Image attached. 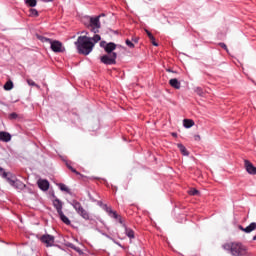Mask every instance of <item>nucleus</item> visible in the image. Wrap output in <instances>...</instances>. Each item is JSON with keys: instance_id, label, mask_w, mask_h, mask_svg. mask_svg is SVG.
Here are the masks:
<instances>
[{"instance_id": "4be33fe9", "label": "nucleus", "mask_w": 256, "mask_h": 256, "mask_svg": "<svg viewBox=\"0 0 256 256\" xmlns=\"http://www.w3.org/2000/svg\"><path fill=\"white\" fill-rule=\"evenodd\" d=\"M27 83H28V85H30V87H37V89H39V85H37V83H35V81H33L31 79H27Z\"/></svg>"}, {"instance_id": "c9c22d12", "label": "nucleus", "mask_w": 256, "mask_h": 256, "mask_svg": "<svg viewBox=\"0 0 256 256\" xmlns=\"http://www.w3.org/2000/svg\"><path fill=\"white\" fill-rule=\"evenodd\" d=\"M238 229H240V231H243L245 233V228L243 226L239 225Z\"/></svg>"}, {"instance_id": "ea45409f", "label": "nucleus", "mask_w": 256, "mask_h": 256, "mask_svg": "<svg viewBox=\"0 0 256 256\" xmlns=\"http://www.w3.org/2000/svg\"><path fill=\"white\" fill-rule=\"evenodd\" d=\"M167 72H168V73H173V70L167 69Z\"/></svg>"}, {"instance_id": "a211bd4d", "label": "nucleus", "mask_w": 256, "mask_h": 256, "mask_svg": "<svg viewBox=\"0 0 256 256\" xmlns=\"http://www.w3.org/2000/svg\"><path fill=\"white\" fill-rule=\"evenodd\" d=\"M256 229V223L252 222L249 226L245 228V233H252V231H255Z\"/></svg>"}, {"instance_id": "f8f14e48", "label": "nucleus", "mask_w": 256, "mask_h": 256, "mask_svg": "<svg viewBox=\"0 0 256 256\" xmlns=\"http://www.w3.org/2000/svg\"><path fill=\"white\" fill-rule=\"evenodd\" d=\"M0 141H3L4 143H9L11 141V134L8 132H0Z\"/></svg>"}, {"instance_id": "ddd939ff", "label": "nucleus", "mask_w": 256, "mask_h": 256, "mask_svg": "<svg viewBox=\"0 0 256 256\" xmlns=\"http://www.w3.org/2000/svg\"><path fill=\"white\" fill-rule=\"evenodd\" d=\"M107 213H109L110 217H113L114 219H118L119 223L123 224V220L121 219V216L117 215L116 211H113L111 208H107Z\"/></svg>"}, {"instance_id": "0eeeda50", "label": "nucleus", "mask_w": 256, "mask_h": 256, "mask_svg": "<svg viewBox=\"0 0 256 256\" xmlns=\"http://www.w3.org/2000/svg\"><path fill=\"white\" fill-rule=\"evenodd\" d=\"M7 181L9 183V185L14 187L15 189H19L20 191H23V189H25V187H26L25 183H23L21 180L7 178Z\"/></svg>"}, {"instance_id": "dca6fc26", "label": "nucleus", "mask_w": 256, "mask_h": 256, "mask_svg": "<svg viewBox=\"0 0 256 256\" xmlns=\"http://www.w3.org/2000/svg\"><path fill=\"white\" fill-rule=\"evenodd\" d=\"M177 147H178L179 151L182 153V155L188 157L189 151H187V148L183 144L179 143V144H177Z\"/></svg>"}, {"instance_id": "6e6552de", "label": "nucleus", "mask_w": 256, "mask_h": 256, "mask_svg": "<svg viewBox=\"0 0 256 256\" xmlns=\"http://www.w3.org/2000/svg\"><path fill=\"white\" fill-rule=\"evenodd\" d=\"M50 45L54 53H63L65 51V48H63V43L58 40H52Z\"/></svg>"}, {"instance_id": "4c0bfd02", "label": "nucleus", "mask_w": 256, "mask_h": 256, "mask_svg": "<svg viewBox=\"0 0 256 256\" xmlns=\"http://www.w3.org/2000/svg\"><path fill=\"white\" fill-rule=\"evenodd\" d=\"M105 42L104 41H102L101 43H100V47H104L105 48Z\"/></svg>"}, {"instance_id": "58836bf2", "label": "nucleus", "mask_w": 256, "mask_h": 256, "mask_svg": "<svg viewBox=\"0 0 256 256\" xmlns=\"http://www.w3.org/2000/svg\"><path fill=\"white\" fill-rule=\"evenodd\" d=\"M44 3H51L53 0H42Z\"/></svg>"}, {"instance_id": "cd10ccee", "label": "nucleus", "mask_w": 256, "mask_h": 256, "mask_svg": "<svg viewBox=\"0 0 256 256\" xmlns=\"http://www.w3.org/2000/svg\"><path fill=\"white\" fill-rule=\"evenodd\" d=\"M68 247H70V249H74V251L79 252V247L75 246L73 243H69Z\"/></svg>"}, {"instance_id": "20e7f679", "label": "nucleus", "mask_w": 256, "mask_h": 256, "mask_svg": "<svg viewBox=\"0 0 256 256\" xmlns=\"http://www.w3.org/2000/svg\"><path fill=\"white\" fill-rule=\"evenodd\" d=\"M99 19H101V15L96 17H86V21L88 22L86 27L90 29L92 33H99V29H101V22Z\"/></svg>"}, {"instance_id": "393cba45", "label": "nucleus", "mask_w": 256, "mask_h": 256, "mask_svg": "<svg viewBox=\"0 0 256 256\" xmlns=\"http://www.w3.org/2000/svg\"><path fill=\"white\" fill-rule=\"evenodd\" d=\"M0 176L6 180L9 179V177H7V172H5V170L1 167H0Z\"/></svg>"}, {"instance_id": "7ed1b4c3", "label": "nucleus", "mask_w": 256, "mask_h": 256, "mask_svg": "<svg viewBox=\"0 0 256 256\" xmlns=\"http://www.w3.org/2000/svg\"><path fill=\"white\" fill-rule=\"evenodd\" d=\"M115 49H117V45L113 42L105 45L104 50L107 52V55L101 57V62L104 65H115L117 63V53L113 52Z\"/></svg>"}, {"instance_id": "473e14b6", "label": "nucleus", "mask_w": 256, "mask_h": 256, "mask_svg": "<svg viewBox=\"0 0 256 256\" xmlns=\"http://www.w3.org/2000/svg\"><path fill=\"white\" fill-rule=\"evenodd\" d=\"M196 93H198V95H203V90L201 88H196Z\"/></svg>"}, {"instance_id": "f704fd0d", "label": "nucleus", "mask_w": 256, "mask_h": 256, "mask_svg": "<svg viewBox=\"0 0 256 256\" xmlns=\"http://www.w3.org/2000/svg\"><path fill=\"white\" fill-rule=\"evenodd\" d=\"M72 173H75L76 175H81V173H79V171H77L75 168L72 169Z\"/></svg>"}, {"instance_id": "37998d69", "label": "nucleus", "mask_w": 256, "mask_h": 256, "mask_svg": "<svg viewBox=\"0 0 256 256\" xmlns=\"http://www.w3.org/2000/svg\"><path fill=\"white\" fill-rule=\"evenodd\" d=\"M69 169H70V171H73L74 168H73V166H71Z\"/></svg>"}, {"instance_id": "2f4dec72", "label": "nucleus", "mask_w": 256, "mask_h": 256, "mask_svg": "<svg viewBox=\"0 0 256 256\" xmlns=\"http://www.w3.org/2000/svg\"><path fill=\"white\" fill-rule=\"evenodd\" d=\"M219 45L222 47V49H225L227 51V45L223 42L219 43Z\"/></svg>"}, {"instance_id": "423d86ee", "label": "nucleus", "mask_w": 256, "mask_h": 256, "mask_svg": "<svg viewBox=\"0 0 256 256\" xmlns=\"http://www.w3.org/2000/svg\"><path fill=\"white\" fill-rule=\"evenodd\" d=\"M72 207L75 209L78 215H81L83 219H89V212L83 208V206L77 200H73L71 203Z\"/></svg>"}, {"instance_id": "4468645a", "label": "nucleus", "mask_w": 256, "mask_h": 256, "mask_svg": "<svg viewBox=\"0 0 256 256\" xmlns=\"http://www.w3.org/2000/svg\"><path fill=\"white\" fill-rule=\"evenodd\" d=\"M169 85L173 87V89H181V82L177 80V78H172L169 80Z\"/></svg>"}, {"instance_id": "7c9ffc66", "label": "nucleus", "mask_w": 256, "mask_h": 256, "mask_svg": "<svg viewBox=\"0 0 256 256\" xmlns=\"http://www.w3.org/2000/svg\"><path fill=\"white\" fill-rule=\"evenodd\" d=\"M9 117L10 119H17L18 115L17 113H11Z\"/></svg>"}, {"instance_id": "c756f323", "label": "nucleus", "mask_w": 256, "mask_h": 256, "mask_svg": "<svg viewBox=\"0 0 256 256\" xmlns=\"http://www.w3.org/2000/svg\"><path fill=\"white\" fill-rule=\"evenodd\" d=\"M145 31H146V34L148 35V38L153 40V37H154L153 34L149 30H145Z\"/></svg>"}, {"instance_id": "c85d7f7f", "label": "nucleus", "mask_w": 256, "mask_h": 256, "mask_svg": "<svg viewBox=\"0 0 256 256\" xmlns=\"http://www.w3.org/2000/svg\"><path fill=\"white\" fill-rule=\"evenodd\" d=\"M150 41H151L152 45H154V47H159V44L156 43V41H155V36L153 37V39H150Z\"/></svg>"}, {"instance_id": "a878e982", "label": "nucleus", "mask_w": 256, "mask_h": 256, "mask_svg": "<svg viewBox=\"0 0 256 256\" xmlns=\"http://www.w3.org/2000/svg\"><path fill=\"white\" fill-rule=\"evenodd\" d=\"M188 193H189V195L197 196V195H199V190L193 188V189L189 190Z\"/></svg>"}, {"instance_id": "1a4fd4ad", "label": "nucleus", "mask_w": 256, "mask_h": 256, "mask_svg": "<svg viewBox=\"0 0 256 256\" xmlns=\"http://www.w3.org/2000/svg\"><path fill=\"white\" fill-rule=\"evenodd\" d=\"M40 240L45 243L46 247H53L55 245V237L49 234L41 236Z\"/></svg>"}, {"instance_id": "2eb2a0df", "label": "nucleus", "mask_w": 256, "mask_h": 256, "mask_svg": "<svg viewBox=\"0 0 256 256\" xmlns=\"http://www.w3.org/2000/svg\"><path fill=\"white\" fill-rule=\"evenodd\" d=\"M183 125L186 129H191V127H193V125H195V121H193L192 119H184Z\"/></svg>"}, {"instance_id": "5701e85b", "label": "nucleus", "mask_w": 256, "mask_h": 256, "mask_svg": "<svg viewBox=\"0 0 256 256\" xmlns=\"http://www.w3.org/2000/svg\"><path fill=\"white\" fill-rule=\"evenodd\" d=\"M39 39L40 41H42V43H51L53 41L50 38L43 37V36H40Z\"/></svg>"}, {"instance_id": "412c9836", "label": "nucleus", "mask_w": 256, "mask_h": 256, "mask_svg": "<svg viewBox=\"0 0 256 256\" xmlns=\"http://www.w3.org/2000/svg\"><path fill=\"white\" fill-rule=\"evenodd\" d=\"M26 4L29 5V7H36L37 0H26Z\"/></svg>"}, {"instance_id": "9b49d317", "label": "nucleus", "mask_w": 256, "mask_h": 256, "mask_svg": "<svg viewBox=\"0 0 256 256\" xmlns=\"http://www.w3.org/2000/svg\"><path fill=\"white\" fill-rule=\"evenodd\" d=\"M37 183H38L39 189H41L42 191H48L49 190V181L39 179Z\"/></svg>"}, {"instance_id": "b1692460", "label": "nucleus", "mask_w": 256, "mask_h": 256, "mask_svg": "<svg viewBox=\"0 0 256 256\" xmlns=\"http://www.w3.org/2000/svg\"><path fill=\"white\" fill-rule=\"evenodd\" d=\"M31 17H39V12L36 9H30Z\"/></svg>"}, {"instance_id": "c03bdc74", "label": "nucleus", "mask_w": 256, "mask_h": 256, "mask_svg": "<svg viewBox=\"0 0 256 256\" xmlns=\"http://www.w3.org/2000/svg\"><path fill=\"white\" fill-rule=\"evenodd\" d=\"M253 241H256V235L253 237Z\"/></svg>"}, {"instance_id": "39448f33", "label": "nucleus", "mask_w": 256, "mask_h": 256, "mask_svg": "<svg viewBox=\"0 0 256 256\" xmlns=\"http://www.w3.org/2000/svg\"><path fill=\"white\" fill-rule=\"evenodd\" d=\"M53 206L55 207L61 221L64 222L65 225H71V220H69V218L65 216V214L63 213V202H61V200L56 198L53 201Z\"/></svg>"}, {"instance_id": "a19ab883", "label": "nucleus", "mask_w": 256, "mask_h": 256, "mask_svg": "<svg viewBox=\"0 0 256 256\" xmlns=\"http://www.w3.org/2000/svg\"><path fill=\"white\" fill-rule=\"evenodd\" d=\"M172 136L173 137H177V133H172Z\"/></svg>"}, {"instance_id": "aec40b11", "label": "nucleus", "mask_w": 256, "mask_h": 256, "mask_svg": "<svg viewBox=\"0 0 256 256\" xmlns=\"http://www.w3.org/2000/svg\"><path fill=\"white\" fill-rule=\"evenodd\" d=\"M61 191H65V193H71V190L67 187V185L60 183L58 184Z\"/></svg>"}, {"instance_id": "f3484780", "label": "nucleus", "mask_w": 256, "mask_h": 256, "mask_svg": "<svg viewBox=\"0 0 256 256\" xmlns=\"http://www.w3.org/2000/svg\"><path fill=\"white\" fill-rule=\"evenodd\" d=\"M125 233L129 239H135V231L133 229L125 227Z\"/></svg>"}, {"instance_id": "f03ea898", "label": "nucleus", "mask_w": 256, "mask_h": 256, "mask_svg": "<svg viewBox=\"0 0 256 256\" xmlns=\"http://www.w3.org/2000/svg\"><path fill=\"white\" fill-rule=\"evenodd\" d=\"M222 249L229 251L231 256H247L249 253L247 246L238 241L226 242L222 245Z\"/></svg>"}, {"instance_id": "6ab92c4d", "label": "nucleus", "mask_w": 256, "mask_h": 256, "mask_svg": "<svg viewBox=\"0 0 256 256\" xmlns=\"http://www.w3.org/2000/svg\"><path fill=\"white\" fill-rule=\"evenodd\" d=\"M5 91H11L13 89V81L9 80L4 85Z\"/></svg>"}, {"instance_id": "f257e3e1", "label": "nucleus", "mask_w": 256, "mask_h": 256, "mask_svg": "<svg viewBox=\"0 0 256 256\" xmlns=\"http://www.w3.org/2000/svg\"><path fill=\"white\" fill-rule=\"evenodd\" d=\"M99 41H101V36L98 34H95L93 37L79 36L75 45L80 55H89L93 51L95 43H99Z\"/></svg>"}, {"instance_id": "9d476101", "label": "nucleus", "mask_w": 256, "mask_h": 256, "mask_svg": "<svg viewBox=\"0 0 256 256\" xmlns=\"http://www.w3.org/2000/svg\"><path fill=\"white\" fill-rule=\"evenodd\" d=\"M244 167L250 175H256V167L249 160L244 161Z\"/></svg>"}, {"instance_id": "bb28decb", "label": "nucleus", "mask_w": 256, "mask_h": 256, "mask_svg": "<svg viewBox=\"0 0 256 256\" xmlns=\"http://www.w3.org/2000/svg\"><path fill=\"white\" fill-rule=\"evenodd\" d=\"M126 45L130 47V49H133L135 47V44L129 39L126 40Z\"/></svg>"}, {"instance_id": "e433bc0d", "label": "nucleus", "mask_w": 256, "mask_h": 256, "mask_svg": "<svg viewBox=\"0 0 256 256\" xmlns=\"http://www.w3.org/2000/svg\"><path fill=\"white\" fill-rule=\"evenodd\" d=\"M132 41H133L134 43H139V39H137V38L132 39Z\"/></svg>"}, {"instance_id": "72a5a7b5", "label": "nucleus", "mask_w": 256, "mask_h": 256, "mask_svg": "<svg viewBox=\"0 0 256 256\" xmlns=\"http://www.w3.org/2000/svg\"><path fill=\"white\" fill-rule=\"evenodd\" d=\"M194 139H195V141H201V136L200 135H195Z\"/></svg>"}, {"instance_id": "79ce46f5", "label": "nucleus", "mask_w": 256, "mask_h": 256, "mask_svg": "<svg viewBox=\"0 0 256 256\" xmlns=\"http://www.w3.org/2000/svg\"><path fill=\"white\" fill-rule=\"evenodd\" d=\"M67 165V167H68V169H70L72 166L71 165H69V164H66Z\"/></svg>"}]
</instances>
